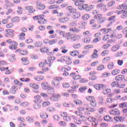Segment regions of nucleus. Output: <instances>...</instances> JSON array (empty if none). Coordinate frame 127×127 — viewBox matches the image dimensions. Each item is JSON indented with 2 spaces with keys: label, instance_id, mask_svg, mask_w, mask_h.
<instances>
[{
  "label": "nucleus",
  "instance_id": "nucleus-1",
  "mask_svg": "<svg viewBox=\"0 0 127 127\" xmlns=\"http://www.w3.org/2000/svg\"><path fill=\"white\" fill-rule=\"evenodd\" d=\"M52 63L51 61L48 60H45V63H41L39 64V66L43 68V71H39L37 72L38 74H44V72H46L49 70V67H51Z\"/></svg>",
  "mask_w": 127,
  "mask_h": 127
},
{
  "label": "nucleus",
  "instance_id": "nucleus-2",
  "mask_svg": "<svg viewBox=\"0 0 127 127\" xmlns=\"http://www.w3.org/2000/svg\"><path fill=\"white\" fill-rule=\"evenodd\" d=\"M86 99L91 107H95L97 106V101H96V98L94 96H87Z\"/></svg>",
  "mask_w": 127,
  "mask_h": 127
},
{
  "label": "nucleus",
  "instance_id": "nucleus-3",
  "mask_svg": "<svg viewBox=\"0 0 127 127\" xmlns=\"http://www.w3.org/2000/svg\"><path fill=\"white\" fill-rule=\"evenodd\" d=\"M62 80L61 77H56L54 78V80L52 81V85L55 88H59V85H60V81Z\"/></svg>",
  "mask_w": 127,
  "mask_h": 127
},
{
  "label": "nucleus",
  "instance_id": "nucleus-4",
  "mask_svg": "<svg viewBox=\"0 0 127 127\" xmlns=\"http://www.w3.org/2000/svg\"><path fill=\"white\" fill-rule=\"evenodd\" d=\"M33 19L38 20V22L39 24H44L46 23V20L44 18V15H40L39 16L33 17Z\"/></svg>",
  "mask_w": 127,
  "mask_h": 127
},
{
  "label": "nucleus",
  "instance_id": "nucleus-5",
  "mask_svg": "<svg viewBox=\"0 0 127 127\" xmlns=\"http://www.w3.org/2000/svg\"><path fill=\"white\" fill-rule=\"evenodd\" d=\"M95 19H98L97 22L99 24H102L106 21V17H103L102 14H98L97 16L94 17Z\"/></svg>",
  "mask_w": 127,
  "mask_h": 127
},
{
  "label": "nucleus",
  "instance_id": "nucleus-6",
  "mask_svg": "<svg viewBox=\"0 0 127 127\" xmlns=\"http://www.w3.org/2000/svg\"><path fill=\"white\" fill-rule=\"evenodd\" d=\"M61 99V94L59 93L54 94L50 98V100L53 102H58Z\"/></svg>",
  "mask_w": 127,
  "mask_h": 127
},
{
  "label": "nucleus",
  "instance_id": "nucleus-7",
  "mask_svg": "<svg viewBox=\"0 0 127 127\" xmlns=\"http://www.w3.org/2000/svg\"><path fill=\"white\" fill-rule=\"evenodd\" d=\"M61 62H65L66 64L70 65L72 64V59L69 57H62L61 58Z\"/></svg>",
  "mask_w": 127,
  "mask_h": 127
},
{
  "label": "nucleus",
  "instance_id": "nucleus-8",
  "mask_svg": "<svg viewBox=\"0 0 127 127\" xmlns=\"http://www.w3.org/2000/svg\"><path fill=\"white\" fill-rule=\"evenodd\" d=\"M4 36L6 37H13L14 36V30L12 29L6 30Z\"/></svg>",
  "mask_w": 127,
  "mask_h": 127
},
{
  "label": "nucleus",
  "instance_id": "nucleus-9",
  "mask_svg": "<svg viewBox=\"0 0 127 127\" xmlns=\"http://www.w3.org/2000/svg\"><path fill=\"white\" fill-rule=\"evenodd\" d=\"M85 111L84 112V114L85 116H90L91 115V113H90L89 112H94L96 111V109H95V108H88V107H86L85 109Z\"/></svg>",
  "mask_w": 127,
  "mask_h": 127
},
{
  "label": "nucleus",
  "instance_id": "nucleus-10",
  "mask_svg": "<svg viewBox=\"0 0 127 127\" xmlns=\"http://www.w3.org/2000/svg\"><path fill=\"white\" fill-rule=\"evenodd\" d=\"M115 80L116 81H119L120 82H122L124 81L126 82V81H127V79H126V77H125V75L123 74H121L115 77Z\"/></svg>",
  "mask_w": 127,
  "mask_h": 127
},
{
  "label": "nucleus",
  "instance_id": "nucleus-11",
  "mask_svg": "<svg viewBox=\"0 0 127 127\" xmlns=\"http://www.w3.org/2000/svg\"><path fill=\"white\" fill-rule=\"evenodd\" d=\"M8 69H9V68L8 67H0V70L2 72L5 71V75H9V74H11V71H10V70H9Z\"/></svg>",
  "mask_w": 127,
  "mask_h": 127
},
{
  "label": "nucleus",
  "instance_id": "nucleus-12",
  "mask_svg": "<svg viewBox=\"0 0 127 127\" xmlns=\"http://www.w3.org/2000/svg\"><path fill=\"white\" fill-rule=\"evenodd\" d=\"M95 22H96V20L94 19H91L90 21V23L91 24H92V27H94L95 28H96V29L100 28V27H101V25L95 24Z\"/></svg>",
  "mask_w": 127,
  "mask_h": 127
},
{
  "label": "nucleus",
  "instance_id": "nucleus-13",
  "mask_svg": "<svg viewBox=\"0 0 127 127\" xmlns=\"http://www.w3.org/2000/svg\"><path fill=\"white\" fill-rule=\"evenodd\" d=\"M110 115H113V116H120V112L119 109H114L109 112Z\"/></svg>",
  "mask_w": 127,
  "mask_h": 127
},
{
  "label": "nucleus",
  "instance_id": "nucleus-14",
  "mask_svg": "<svg viewBox=\"0 0 127 127\" xmlns=\"http://www.w3.org/2000/svg\"><path fill=\"white\" fill-rule=\"evenodd\" d=\"M82 7L83 8V9H85L86 11H90V10H91L92 8H93V5L89 6L88 4L84 5L83 4L82 6Z\"/></svg>",
  "mask_w": 127,
  "mask_h": 127
},
{
  "label": "nucleus",
  "instance_id": "nucleus-15",
  "mask_svg": "<svg viewBox=\"0 0 127 127\" xmlns=\"http://www.w3.org/2000/svg\"><path fill=\"white\" fill-rule=\"evenodd\" d=\"M15 53H19L20 55H27L28 52L27 51L21 50V49H17L15 51Z\"/></svg>",
  "mask_w": 127,
  "mask_h": 127
},
{
  "label": "nucleus",
  "instance_id": "nucleus-16",
  "mask_svg": "<svg viewBox=\"0 0 127 127\" xmlns=\"http://www.w3.org/2000/svg\"><path fill=\"white\" fill-rule=\"evenodd\" d=\"M98 52H99L96 49L94 50L93 53L91 57L92 59H96V58H98V57H99V54H98Z\"/></svg>",
  "mask_w": 127,
  "mask_h": 127
},
{
  "label": "nucleus",
  "instance_id": "nucleus-17",
  "mask_svg": "<svg viewBox=\"0 0 127 127\" xmlns=\"http://www.w3.org/2000/svg\"><path fill=\"white\" fill-rule=\"evenodd\" d=\"M59 21L61 23H65V22H68V21H70V19L67 17H61L59 19Z\"/></svg>",
  "mask_w": 127,
  "mask_h": 127
},
{
  "label": "nucleus",
  "instance_id": "nucleus-18",
  "mask_svg": "<svg viewBox=\"0 0 127 127\" xmlns=\"http://www.w3.org/2000/svg\"><path fill=\"white\" fill-rule=\"evenodd\" d=\"M124 9V11L127 12V4L123 3L118 6V9Z\"/></svg>",
  "mask_w": 127,
  "mask_h": 127
},
{
  "label": "nucleus",
  "instance_id": "nucleus-19",
  "mask_svg": "<svg viewBox=\"0 0 127 127\" xmlns=\"http://www.w3.org/2000/svg\"><path fill=\"white\" fill-rule=\"evenodd\" d=\"M106 7H107V6L103 3H101L97 5V8L99 9H104L107 10V8H106Z\"/></svg>",
  "mask_w": 127,
  "mask_h": 127
},
{
  "label": "nucleus",
  "instance_id": "nucleus-20",
  "mask_svg": "<svg viewBox=\"0 0 127 127\" xmlns=\"http://www.w3.org/2000/svg\"><path fill=\"white\" fill-rule=\"evenodd\" d=\"M94 88L96 90H103L106 88V86L103 84H96L94 86Z\"/></svg>",
  "mask_w": 127,
  "mask_h": 127
},
{
  "label": "nucleus",
  "instance_id": "nucleus-21",
  "mask_svg": "<svg viewBox=\"0 0 127 127\" xmlns=\"http://www.w3.org/2000/svg\"><path fill=\"white\" fill-rule=\"evenodd\" d=\"M12 4V3L10 2L8 0H5V3L4 4V7L5 8H8L10 5Z\"/></svg>",
  "mask_w": 127,
  "mask_h": 127
},
{
  "label": "nucleus",
  "instance_id": "nucleus-22",
  "mask_svg": "<svg viewBox=\"0 0 127 127\" xmlns=\"http://www.w3.org/2000/svg\"><path fill=\"white\" fill-rule=\"evenodd\" d=\"M25 33L23 32H21V33H20L18 35L19 40H24V39H25Z\"/></svg>",
  "mask_w": 127,
  "mask_h": 127
},
{
  "label": "nucleus",
  "instance_id": "nucleus-23",
  "mask_svg": "<svg viewBox=\"0 0 127 127\" xmlns=\"http://www.w3.org/2000/svg\"><path fill=\"white\" fill-rule=\"evenodd\" d=\"M41 86L43 89H44V90H47L49 89V87H50L49 85H48V83L47 82H44L42 83Z\"/></svg>",
  "mask_w": 127,
  "mask_h": 127
},
{
  "label": "nucleus",
  "instance_id": "nucleus-24",
  "mask_svg": "<svg viewBox=\"0 0 127 127\" xmlns=\"http://www.w3.org/2000/svg\"><path fill=\"white\" fill-rule=\"evenodd\" d=\"M73 34L71 33H67L65 34V37L64 38H66L67 40H71Z\"/></svg>",
  "mask_w": 127,
  "mask_h": 127
},
{
  "label": "nucleus",
  "instance_id": "nucleus-25",
  "mask_svg": "<svg viewBox=\"0 0 127 127\" xmlns=\"http://www.w3.org/2000/svg\"><path fill=\"white\" fill-rule=\"evenodd\" d=\"M119 107L121 109L127 108V102H122L119 104Z\"/></svg>",
  "mask_w": 127,
  "mask_h": 127
},
{
  "label": "nucleus",
  "instance_id": "nucleus-26",
  "mask_svg": "<svg viewBox=\"0 0 127 127\" xmlns=\"http://www.w3.org/2000/svg\"><path fill=\"white\" fill-rule=\"evenodd\" d=\"M40 51H41L42 53H47V52L49 51V48H48V47H44L40 49Z\"/></svg>",
  "mask_w": 127,
  "mask_h": 127
},
{
  "label": "nucleus",
  "instance_id": "nucleus-27",
  "mask_svg": "<svg viewBox=\"0 0 127 127\" xmlns=\"http://www.w3.org/2000/svg\"><path fill=\"white\" fill-rule=\"evenodd\" d=\"M67 10L69 11V12H71L72 13H74V12H76V8H73L72 6H68L67 7Z\"/></svg>",
  "mask_w": 127,
  "mask_h": 127
},
{
  "label": "nucleus",
  "instance_id": "nucleus-28",
  "mask_svg": "<svg viewBox=\"0 0 127 127\" xmlns=\"http://www.w3.org/2000/svg\"><path fill=\"white\" fill-rule=\"evenodd\" d=\"M80 37L79 36L72 34V37L71 38V41H77V40H79Z\"/></svg>",
  "mask_w": 127,
  "mask_h": 127
},
{
  "label": "nucleus",
  "instance_id": "nucleus-29",
  "mask_svg": "<svg viewBox=\"0 0 127 127\" xmlns=\"http://www.w3.org/2000/svg\"><path fill=\"white\" fill-rule=\"evenodd\" d=\"M84 0H81L77 1L75 2V5L76 6H82L83 4H84Z\"/></svg>",
  "mask_w": 127,
  "mask_h": 127
},
{
  "label": "nucleus",
  "instance_id": "nucleus-30",
  "mask_svg": "<svg viewBox=\"0 0 127 127\" xmlns=\"http://www.w3.org/2000/svg\"><path fill=\"white\" fill-rule=\"evenodd\" d=\"M9 60L10 62H14L15 60H16V58H15V55L13 54L9 56Z\"/></svg>",
  "mask_w": 127,
  "mask_h": 127
},
{
  "label": "nucleus",
  "instance_id": "nucleus-31",
  "mask_svg": "<svg viewBox=\"0 0 127 127\" xmlns=\"http://www.w3.org/2000/svg\"><path fill=\"white\" fill-rule=\"evenodd\" d=\"M109 53H110V51L108 50H104L101 54V56H103V57L105 56H107V55H109Z\"/></svg>",
  "mask_w": 127,
  "mask_h": 127
},
{
  "label": "nucleus",
  "instance_id": "nucleus-32",
  "mask_svg": "<svg viewBox=\"0 0 127 127\" xmlns=\"http://www.w3.org/2000/svg\"><path fill=\"white\" fill-rule=\"evenodd\" d=\"M37 5H38V6H39L40 9H44V8H45V5L42 4L41 2H40V1H37Z\"/></svg>",
  "mask_w": 127,
  "mask_h": 127
},
{
  "label": "nucleus",
  "instance_id": "nucleus-33",
  "mask_svg": "<svg viewBox=\"0 0 127 127\" xmlns=\"http://www.w3.org/2000/svg\"><path fill=\"white\" fill-rule=\"evenodd\" d=\"M40 117L41 119H47V118H48V114H45L43 112H41L40 114Z\"/></svg>",
  "mask_w": 127,
  "mask_h": 127
},
{
  "label": "nucleus",
  "instance_id": "nucleus-34",
  "mask_svg": "<svg viewBox=\"0 0 127 127\" xmlns=\"http://www.w3.org/2000/svg\"><path fill=\"white\" fill-rule=\"evenodd\" d=\"M79 25L80 26V27H82V28H85V26L87 25V23L84 21H80L78 23Z\"/></svg>",
  "mask_w": 127,
  "mask_h": 127
},
{
  "label": "nucleus",
  "instance_id": "nucleus-35",
  "mask_svg": "<svg viewBox=\"0 0 127 127\" xmlns=\"http://www.w3.org/2000/svg\"><path fill=\"white\" fill-rule=\"evenodd\" d=\"M10 93L14 95L16 93V87L15 86H12L10 90Z\"/></svg>",
  "mask_w": 127,
  "mask_h": 127
},
{
  "label": "nucleus",
  "instance_id": "nucleus-36",
  "mask_svg": "<svg viewBox=\"0 0 127 127\" xmlns=\"http://www.w3.org/2000/svg\"><path fill=\"white\" fill-rule=\"evenodd\" d=\"M80 16H81V14L80 13V12H78L75 13L72 15V18H74V19L79 18Z\"/></svg>",
  "mask_w": 127,
  "mask_h": 127
},
{
  "label": "nucleus",
  "instance_id": "nucleus-37",
  "mask_svg": "<svg viewBox=\"0 0 127 127\" xmlns=\"http://www.w3.org/2000/svg\"><path fill=\"white\" fill-rule=\"evenodd\" d=\"M120 72H121V70L120 69H115L112 71V74L113 76H116V75L120 74Z\"/></svg>",
  "mask_w": 127,
  "mask_h": 127
},
{
  "label": "nucleus",
  "instance_id": "nucleus-38",
  "mask_svg": "<svg viewBox=\"0 0 127 127\" xmlns=\"http://www.w3.org/2000/svg\"><path fill=\"white\" fill-rule=\"evenodd\" d=\"M119 49H120V46L119 45H118L114 46L111 48V50L113 52L117 51V50H119Z\"/></svg>",
  "mask_w": 127,
  "mask_h": 127
},
{
  "label": "nucleus",
  "instance_id": "nucleus-39",
  "mask_svg": "<svg viewBox=\"0 0 127 127\" xmlns=\"http://www.w3.org/2000/svg\"><path fill=\"white\" fill-rule=\"evenodd\" d=\"M110 61H111V57H106L102 60L103 63H108Z\"/></svg>",
  "mask_w": 127,
  "mask_h": 127
},
{
  "label": "nucleus",
  "instance_id": "nucleus-40",
  "mask_svg": "<svg viewBox=\"0 0 127 127\" xmlns=\"http://www.w3.org/2000/svg\"><path fill=\"white\" fill-rule=\"evenodd\" d=\"M54 8H56L57 9H59L60 8V7L57 4L52 5L49 7V9H53Z\"/></svg>",
  "mask_w": 127,
  "mask_h": 127
},
{
  "label": "nucleus",
  "instance_id": "nucleus-41",
  "mask_svg": "<svg viewBox=\"0 0 127 127\" xmlns=\"http://www.w3.org/2000/svg\"><path fill=\"white\" fill-rule=\"evenodd\" d=\"M87 90V86H81L79 88V92L84 93Z\"/></svg>",
  "mask_w": 127,
  "mask_h": 127
},
{
  "label": "nucleus",
  "instance_id": "nucleus-42",
  "mask_svg": "<svg viewBox=\"0 0 127 127\" xmlns=\"http://www.w3.org/2000/svg\"><path fill=\"white\" fill-rule=\"evenodd\" d=\"M115 4L116 2L115 1V0H111L107 3V6H108V7H111L113 6V5H115Z\"/></svg>",
  "mask_w": 127,
  "mask_h": 127
},
{
  "label": "nucleus",
  "instance_id": "nucleus-43",
  "mask_svg": "<svg viewBox=\"0 0 127 127\" xmlns=\"http://www.w3.org/2000/svg\"><path fill=\"white\" fill-rule=\"evenodd\" d=\"M17 12L18 14H22V12H23V8L20 6H18Z\"/></svg>",
  "mask_w": 127,
  "mask_h": 127
},
{
  "label": "nucleus",
  "instance_id": "nucleus-44",
  "mask_svg": "<svg viewBox=\"0 0 127 127\" xmlns=\"http://www.w3.org/2000/svg\"><path fill=\"white\" fill-rule=\"evenodd\" d=\"M69 31H71V32H75L78 33L80 32V30L77 28H71L69 29Z\"/></svg>",
  "mask_w": 127,
  "mask_h": 127
},
{
  "label": "nucleus",
  "instance_id": "nucleus-45",
  "mask_svg": "<svg viewBox=\"0 0 127 127\" xmlns=\"http://www.w3.org/2000/svg\"><path fill=\"white\" fill-rule=\"evenodd\" d=\"M70 54L71 56H77V55H79V51L74 50L70 52Z\"/></svg>",
  "mask_w": 127,
  "mask_h": 127
},
{
  "label": "nucleus",
  "instance_id": "nucleus-46",
  "mask_svg": "<svg viewBox=\"0 0 127 127\" xmlns=\"http://www.w3.org/2000/svg\"><path fill=\"white\" fill-rule=\"evenodd\" d=\"M116 15L111 16L110 17L108 18V21H113V22H116Z\"/></svg>",
  "mask_w": 127,
  "mask_h": 127
},
{
  "label": "nucleus",
  "instance_id": "nucleus-47",
  "mask_svg": "<svg viewBox=\"0 0 127 127\" xmlns=\"http://www.w3.org/2000/svg\"><path fill=\"white\" fill-rule=\"evenodd\" d=\"M114 67H115V65L114 64V63H109L108 65V68L109 69V70H113L114 68Z\"/></svg>",
  "mask_w": 127,
  "mask_h": 127
},
{
  "label": "nucleus",
  "instance_id": "nucleus-48",
  "mask_svg": "<svg viewBox=\"0 0 127 127\" xmlns=\"http://www.w3.org/2000/svg\"><path fill=\"white\" fill-rule=\"evenodd\" d=\"M26 10H27L30 13L32 12V6H27L25 7Z\"/></svg>",
  "mask_w": 127,
  "mask_h": 127
},
{
  "label": "nucleus",
  "instance_id": "nucleus-49",
  "mask_svg": "<svg viewBox=\"0 0 127 127\" xmlns=\"http://www.w3.org/2000/svg\"><path fill=\"white\" fill-rule=\"evenodd\" d=\"M47 111H48V112H55L56 109L54 107L50 106L48 108Z\"/></svg>",
  "mask_w": 127,
  "mask_h": 127
},
{
  "label": "nucleus",
  "instance_id": "nucleus-50",
  "mask_svg": "<svg viewBox=\"0 0 127 127\" xmlns=\"http://www.w3.org/2000/svg\"><path fill=\"white\" fill-rule=\"evenodd\" d=\"M34 79L36 80V81H42V80H44V76H37L34 77Z\"/></svg>",
  "mask_w": 127,
  "mask_h": 127
},
{
  "label": "nucleus",
  "instance_id": "nucleus-51",
  "mask_svg": "<svg viewBox=\"0 0 127 127\" xmlns=\"http://www.w3.org/2000/svg\"><path fill=\"white\" fill-rule=\"evenodd\" d=\"M34 45L35 47H41V46H42V42H36L34 44Z\"/></svg>",
  "mask_w": 127,
  "mask_h": 127
},
{
  "label": "nucleus",
  "instance_id": "nucleus-52",
  "mask_svg": "<svg viewBox=\"0 0 127 127\" xmlns=\"http://www.w3.org/2000/svg\"><path fill=\"white\" fill-rule=\"evenodd\" d=\"M57 40L56 39H53L50 40L49 42V45H53V44H55V43H57Z\"/></svg>",
  "mask_w": 127,
  "mask_h": 127
},
{
  "label": "nucleus",
  "instance_id": "nucleus-53",
  "mask_svg": "<svg viewBox=\"0 0 127 127\" xmlns=\"http://www.w3.org/2000/svg\"><path fill=\"white\" fill-rule=\"evenodd\" d=\"M79 119L82 122H87V121L88 120V118L86 117V116H81L79 118Z\"/></svg>",
  "mask_w": 127,
  "mask_h": 127
},
{
  "label": "nucleus",
  "instance_id": "nucleus-54",
  "mask_svg": "<svg viewBox=\"0 0 127 127\" xmlns=\"http://www.w3.org/2000/svg\"><path fill=\"white\" fill-rule=\"evenodd\" d=\"M112 29L109 28V29H102L101 30V31L102 32V33H104V34H106V33H108L109 32V30H111Z\"/></svg>",
  "mask_w": 127,
  "mask_h": 127
},
{
  "label": "nucleus",
  "instance_id": "nucleus-55",
  "mask_svg": "<svg viewBox=\"0 0 127 127\" xmlns=\"http://www.w3.org/2000/svg\"><path fill=\"white\" fill-rule=\"evenodd\" d=\"M105 69V65L100 64L98 66H97L98 71H102V70H104Z\"/></svg>",
  "mask_w": 127,
  "mask_h": 127
},
{
  "label": "nucleus",
  "instance_id": "nucleus-56",
  "mask_svg": "<svg viewBox=\"0 0 127 127\" xmlns=\"http://www.w3.org/2000/svg\"><path fill=\"white\" fill-rule=\"evenodd\" d=\"M14 84L15 85H18L19 86L22 85V82L19 81L17 79L14 80Z\"/></svg>",
  "mask_w": 127,
  "mask_h": 127
},
{
  "label": "nucleus",
  "instance_id": "nucleus-57",
  "mask_svg": "<svg viewBox=\"0 0 127 127\" xmlns=\"http://www.w3.org/2000/svg\"><path fill=\"white\" fill-rule=\"evenodd\" d=\"M107 43L108 44H113L114 43H116V40H115L114 39H111L108 40L107 41Z\"/></svg>",
  "mask_w": 127,
  "mask_h": 127
},
{
  "label": "nucleus",
  "instance_id": "nucleus-58",
  "mask_svg": "<svg viewBox=\"0 0 127 127\" xmlns=\"http://www.w3.org/2000/svg\"><path fill=\"white\" fill-rule=\"evenodd\" d=\"M101 39H102L101 38V37H98L95 39H94L93 40V43H98V42H99V41H101Z\"/></svg>",
  "mask_w": 127,
  "mask_h": 127
},
{
  "label": "nucleus",
  "instance_id": "nucleus-59",
  "mask_svg": "<svg viewBox=\"0 0 127 127\" xmlns=\"http://www.w3.org/2000/svg\"><path fill=\"white\" fill-rule=\"evenodd\" d=\"M73 48H74V49H78V48H80V47H81V44H74L73 45Z\"/></svg>",
  "mask_w": 127,
  "mask_h": 127
},
{
  "label": "nucleus",
  "instance_id": "nucleus-60",
  "mask_svg": "<svg viewBox=\"0 0 127 127\" xmlns=\"http://www.w3.org/2000/svg\"><path fill=\"white\" fill-rule=\"evenodd\" d=\"M90 41H91V38L90 37L84 38L83 39V42H84V43H90Z\"/></svg>",
  "mask_w": 127,
  "mask_h": 127
},
{
  "label": "nucleus",
  "instance_id": "nucleus-61",
  "mask_svg": "<svg viewBox=\"0 0 127 127\" xmlns=\"http://www.w3.org/2000/svg\"><path fill=\"white\" fill-rule=\"evenodd\" d=\"M51 103L49 102V101H45L42 103L43 107H46L47 106H50Z\"/></svg>",
  "mask_w": 127,
  "mask_h": 127
},
{
  "label": "nucleus",
  "instance_id": "nucleus-62",
  "mask_svg": "<svg viewBox=\"0 0 127 127\" xmlns=\"http://www.w3.org/2000/svg\"><path fill=\"white\" fill-rule=\"evenodd\" d=\"M111 92V89H105L103 90V93L104 95H107V94H109V93Z\"/></svg>",
  "mask_w": 127,
  "mask_h": 127
},
{
  "label": "nucleus",
  "instance_id": "nucleus-63",
  "mask_svg": "<svg viewBox=\"0 0 127 127\" xmlns=\"http://www.w3.org/2000/svg\"><path fill=\"white\" fill-rule=\"evenodd\" d=\"M13 27V23H9L6 25V28H12Z\"/></svg>",
  "mask_w": 127,
  "mask_h": 127
},
{
  "label": "nucleus",
  "instance_id": "nucleus-64",
  "mask_svg": "<svg viewBox=\"0 0 127 127\" xmlns=\"http://www.w3.org/2000/svg\"><path fill=\"white\" fill-rule=\"evenodd\" d=\"M21 61L23 62V63H28V59L27 58H23L21 59Z\"/></svg>",
  "mask_w": 127,
  "mask_h": 127
}]
</instances>
